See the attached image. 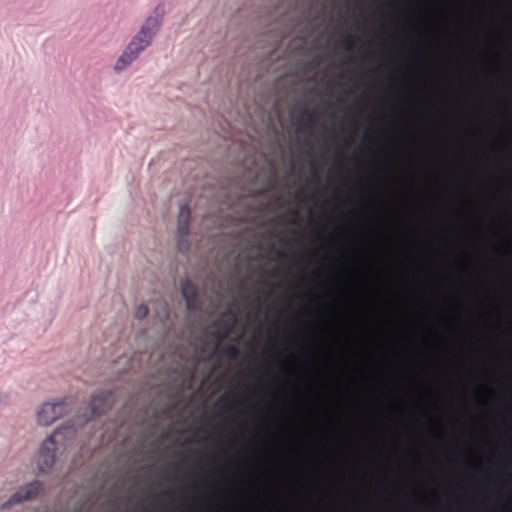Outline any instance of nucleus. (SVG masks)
<instances>
[{"instance_id": "f257e3e1", "label": "nucleus", "mask_w": 512, "mask_h": 512, "mask_svg": "<svg viewBox=\"0 0 512 512\" xmlns=\"http://www.w3.org/2000/svg\"><path fill=\"white\" fill-rule=\"evenodd\" d=\"M76 430L73 425H64L55 430L54 434L48 437L41 445L36 456V462L40 472L51 469L55 463V451L59 445L66 449L70 442L75 439Z\"/></svg>"}, {"instance_id": "f03ea898", "label": "nucleus", "mask_w": 512, "mask_h": 512, "mask_svg": "<svg viewBox=\"0 0 512 512\" xmlns=\"http://www.w3.org/2000/svg\"><path fill=\"white\" fill-rule=\"evenodd\" d=\"M149 36L146 38L140 33L135 36L132 41L129 43L127 49L122 54V56L118 59L115 70L121 71L125 69L128 65H130L142 52L145 48L150 45Z\"/></svg>"}, {"instance_id": "7ed1b4c3", "label": "nucleus", "mask_w": 512, "mask_h": 512, "mask_svg": "<svg viewBox=\"0 0 512 512\" xmlns=\"http://www.w3.org/2000/svg\"><path fill=\"white\" fill-rule=\"evenodd\" d=\"M66 412V401L44 403L37 411V420L41 425H51Z\"/></svg>"}, {"instance_id": "20e7f679", "label": "nucleus", "mask_w": 512, "mask_h": 512, "mask_svg": "<svg viewBox=\"0 0 512 512\" xmlns=\"http://www.w3.org/2000/svg\"><path fill=\"white\" fill-rule=\"evenodd\" d=\"M42 490V484L39 481H33L26 484L24 487L14 493L3 505V509H9L14 505L20 504L24 501L32 500Z\"/></svg>"}, {"instance_id": "39448f33", "label": "nucleus", "mask_w": 512, "mask_h": 512, "mask_svg": "<svg viewBox=\"0 0 512 512\" xmlns=\"http://www.w3.org/2000/svg\"><path fill=\"white\" fill-rule=\"evenodd\" d=\"M182 295L186 301L187 309L190 311H198L201 303L198 297L197 286L190 280H186L181 285Z\"/></svg>"}, {"instance_id": "423d86ee", "label": "nucleus", "mask_w": 512, "mask_h": 512, "mask_svg": "<svg viewBox=\"0 0 512 512\" xmlns=\"http://www.w3.org/2000/svg\"><path fill=\"white\" fill-rule=\"evenodd\" d=\"M236 322V316L232 311H228L223 314V316L215 322V325L218 326V329L214 332V337L217 340V343L221 342L225 337L229 335L232 328L234 327Z\"/></svg>"}, {"instance_id": "0eeeda50", "label": "nucleus", "mask_w": 512, "mask_h": 512, "mask_svg": "<svg viewBox=\"0 0 512 512\" xmlns=\"http://www.w3.org/2000/svg\"><path fill=\"white\" fill-rule=\"evenodd\" d=\"M191 211L187 205H183L180 207V212L178 216V246L179 249L182 250V245L184 243V238H186L189 234V225H190Z\"/></svg>"}, {"instance_id": "6e6552de", "label": "nucleus", "mask_w": 512, "mask_h": 512, "mask_svg": "<svg viewBox=\"0 0 512 512\" xmlns=\"http://www.w3.org/2000/svg\"><path fill=\"white\" fill-rule=\"evenodd\" d=\"M111 392H105L93 396L91 400V411L93 416H100L105 413L111 406Z\"/></svg>"}, {"instance_id": "1a4fd4ad", "label": "nucleus", "mask_w": 512, "mask_h": 512, "mask_svg": "<svg viewBox=\"0 0 512 512\" xmlns=\"http://www.w3.org/2000/svg\"><path fill=\"white\" fill-rule=\"evenodd\" d=\"M158 28L159 21L156 18L150 17L147 18L139 33L145 36L146 38L149 36V39L151 41Z\"/></svg>"}, {"instance_id": "9d476101", "label": "nucleus", "mask_w": 512, "mask_h": 512, "mask_svg": "<svg viewBox=\"0 0 512 512\" xmlns=\"http://www.w3.org/2000/svg\"><path fill=\"white\" fill-rule=\"evenodd\" d=\"M158 28L159 21L156 18L150 17L147 18L139 33L145 36L146 38L149 36V39L151 41Z\"/></svg>"}, {"instance_id": "9b49d317", "label": "nucleus", "mask_w": 512, "mask_h": 512, "mask_svg": "<svg viewBox=\"0 0 512 512\" xmlns=\"http://www.w3.org/2000/svg\"><path fill=\"white\" fill-rule=\"evenodd\" d=\"M224 353L229 359L232 360L236 359L239 356V350L234 345L227 346L224 350Z\"/></svg>"}, {"instance_id": "f8f14e48", "label": "nucleus", "mask_w": 512, "mask_h": 512, "mask_svg": "<svg viewBox=\"0 0 512 512\" xmlns=\"http://www.w3.org/2000/svg\"><path fill=\"white\" fill-rule=\"evenodd\" d=\"M148 313H149V308L146 305L142 304L137 307L136 312H135V317L137 319L141 320V319H144L148 315Z\"/></svg>"}, {"instance_id": "ddd939ff", "label": "nucleus", "mask_w": 512, "mask_h": 512, "mask_svg": "<svg viewBox=\"0 0 512 512\" xmlns=\"http://www.w3.org/2000/svg\"><path fill=\"white\" fill-rule=\"evenodd\" d=\"M302 119L305 125L309 127H311L315 123L314 114L308 111H304Z\"/></svg>"}, {"instance_id": "4468645a", "label": "nucleus", "mask_w": 512, "mask_h": 512, "mask_svg": "<svg viewBox=\"0 0 512 512\" xmlns=\"http://www.w3.org/2000/svg\"><path fill=\"white\" fill-rule=\"evenodd\" d=\"M343 46L348 51L353 50V48L355 46L354 37L352 35H348L347 37H345L343 40Z\"/></svg>"}]
</instances>
